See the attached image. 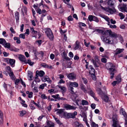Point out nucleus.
<instances>
[{
  "label": "nucleus",
  "instance_id": "f257e3e1",
  "mask_svg": "<svg viewBox=\"0 0 127 127\" xmlns=\"http://www.w3.org/2000/svg\"><path fill=\"white\" fill-rule=\"evenodd\" d=\"M45 32L47 37L51 41L53 40L54 37L51 30L49 28H46L44 30Z\"/></svg>",
  "mask_w": 127,
  "mask_h": 127
},
{
  "label": "nucleus",
  "instance_id": "f03ea898",
  "mask_svg": "<svg viewBox=\"0 0 127 127\" xmlns=\"http://www.w3.org/2000/svg\"><path fill=\"white\" fill-rule=\"evenodd\" d=\"M108 66V69L110 71V74L111 75L110 77L111 79H112L114 75V71L115 70L114 67L115 66L111 63H109L107 64Z\"/></svg>",
  "mask_w": 127,
  "mask_h": 127
},
{
  "label": "nucleus",
  "instance_id": "7ed1b4c3",
  "mask_svg": "<svg viewBox=\"0 0 127 127\" xmlns=\"http://www.w3.org/2000/svg\"><path fill=\"white\" fill-rule=\"evenodd\" d=\"M102 40L106 44H114V41L111 40L110 37H104L103 36H101V37Z\"/></svg>",
  "mask_w": 127,
  "mask_h": 127
},
{
  "label": "nucleus",
  "instance_id": "20e7f679",
  "mask_svg": "<svg viewBox=\"0 0 127 127\" xmlns=\"http://www.w3.org/2000/svg\"><path fill=\"white\" fill-rule=\"evenodd\" d=\"M6 69L11 79L12 80H15L16 79L15 77L13 72L12 71L10 67L9 66H8L6 67Z\"/></svg>",
  "mask_w": 127,
  "mask_h": 127
},
{
  "label": "nucleus",
  "instance_id": "39448f33",
  "mask_svg": "<svg viewBox=\"0 0 127 127\" xmlns=\"http://www.w3.org/2000/svg\"><path fill=\"white\" fill-rule=\"evenodd\" d=\"M127 5L124 3H121L118 6L119 9H120L122 12L127 13Z\"/></svg>",
  "mask_w": 127,
  "mask_h": 127
},
{
  "label": "nucleus",
  "instance_id": "423d86ee",
  "mask_svg": "<svg viewBox=\"0 0 127 127\" xmlns=\"http://www.w3.org/2000/svg\"><path fill=\"white\" fill-rule=\"evenodd\" d=\"M101 7L102 9L110 13L111 14H113L114 13L116 12V9L114 8L112 9L108 7H104L101 6Z\"/></svg>",
  "mask_w": 127,
  "mask_h": 127
},
{
  "label": "nucleus",
  "instance_id": "0eeeda50",
  "mask_svg": "<svg viewBox=\"0 0 127 127\" xmlns=\"http://www.w3.org/2000/svg\"><path fill=\"white\" fill-rule=\"evenodd\" d=\"M94 59H92V61L94 66L96 67H98V66L97 65L96 63H99L100 62V60L99 59V57L96 55L94 56Z\"/></svg>",
  "mask_w": 127,
  "mask_h": 127
},
{
  "label": "nucleus",
  "instance_id": "6e6552de",
  "mask_svg": "<svg viewBox=\"0 0 127 127\" xmlns=\"http://www.w3.org/2000/svg\"><path fill=\"white\" fill-rule=\"evenodd\" d=\"M120 112L123 115L125 118V127H127V114L126 113L124 110L123 108H122L120 110Z\"/></svg>",
  "mask_w": 127,
  "mask_h": 127
},
{
  "label": "nucleus",
  "instance_id": "1a4fd4ad",
  "mask_svg": "<svg viewBox=\"0 0 127 127\" xmlns=\"http://www.w3.org/2000/svg\"><path fill=\"white\" fill-rule=\"evenodd\" d=\"M115 2V0H106L105 1V3L109 6L112 7L114 6Z\"/></svg>",
  "mask_w": 127,
  "mask_h": 127
},
{
  "label": "nucleus",
  "instance_id": "9d476101",
  "mask_svg": "<svg viewBox=\"0 0 127 127\" xmlns=\"http://www.w3.org/2000/svg\"><path fill=\"white\" fill-rule=\"evenodd\" d=\"M64 108L66 110H75L76 107L69 104H64Z\"/></svg>",
  "mask_w": 127,
  "mask_h": 127
},
{
  "label": "nucleus",
  "instance_id": "9b49d317",
  "mask_svg": "<svg viewBox=\"0 0 127 127\" xmlns=\"http://www.w3.org/2000/svg\"><path fill=\"white\" fill-rule=\"evenodd\" d=\"M7 62L8 63H9L11 66L13 67L14 66L15 60L14 59L8 58L7 59Z\"/></svg>",
  "mask_w": 127,
  "mask_h": 127
},
{
  "label": "nucleus",
  "instance_id": "f8f14e48",
  "mask_svg": "<svg viewBox=\"0 0 127 127\" xmlns=\"http://www.w3.org/2000/svg\"><path fill=\"white\" fill-rule=\"evenodd\" d=\"M76 76V75L73 72L70 73L67 76V77L69 79H75Z\"/></svg>",
  "mask_w": 127,
  "mask_h": 127
},
{
  "label": "nucleus",
  "instance_id": "ddd939ff",
  "mask_svg": "<svg viewBox=\"0 0 127 127\" xmlns=\"http://www.w3.org/2000/svg\"><path fill=\"white\" fill-rule=\"evenodd\" d=\"M106 32L109 34V35L111 36V37H112L116 38L118 37L117 35L114 33H112V32L111 30H107Z\"/></svg>",
  "mask_w": 127,
  "mask_h": 127
},
{
  "label": "nucleus",
  "instance_id": "4468645a",
  "mask_svg": "<svg viewBox=\"0 0 127 127\" xmlns=\"http://www.w3.org/2000/svg\"><path fill=\"white\" fill-rule=\"evenodd\" d=\"M113 124H112L113 127H121L118 123L117 119H114L113 120Z\"/></svg>",
  "mask_w": 127,
  "mask_h": 127
},
{
  "label": "nucleus",
  "instance_id": "2eb2a0df",
  "mask_svg": "<svg viewBox=\"0 0 127 127\" xmlns=\"http://www.w3.org/2000/svg\"><path fill=\"white\" fill-rule=\"evenodd\" d=\"M19 60L22 62H24L25 63H26V60L25 56L22 55H19Z\"/></svg>",
  "mask_w": 127,
  "mask_h": 127
},
{
  "label": "nucleus",
  "instance_id": "dca6fc26",
  "mask_svg": "<svg viewBox=\"0 0 127 127\" xmlns=\"http://www.w3.org/2000/svg\"><path fill=\"white\" fill-rule=\"evenodd\" d=\"M69 86L70 87H78V83L76 82H69Z\"/></svg>",
  "mask_w": 127,
  "mask_h": 127
},
{
  "label": "nucleus",
  "instance_id": "f3484780",
  "mask_svg": "<svg viewBox=\"0 0 127 127\" xmlns=\"http://www.w3.org/2000/svg\"><path fill=\"white\" fill-rule=\"evenodd\" d=\"M95 30L99 33H101L103 35H105L106 33H107V32H106L107 30L104 31L99 29H96Z\"/></svg>",
  "mask_w": 127,
  "mask_h": 127
},
{
  "label": "nucleus",
  "instance_id": "a211bd4d",
  "mask_svg": "<svg viewBox=\"0 0 127 127\" xmlns=\"http://www.w3.org/2000/svg\"><path fill=\"white\" fill-rule=\"evenodd\" d=\"M36 75H38L42 77L45 74L44 72L42 70H41L39 71L38 70H37L36 72Z\"/></svg>",
  "mask_w": 127,
  "mask_h": 127
},
{
  "label": "nucleus",
  "instance_id": "6ab92c4d",
  "mask_svg": "<svg viewBox=\"0 0 127 127\" xmlns=\"http://www.w3.org/2000/svg\"><path fill=\"white\" fill-rule=\"evenodd\" d=\"M90 70L89 73L90 74H95V70L94 68L93 67L92 65L89 66Z\"/></svg>",
  "mask_w": 127,
  "mask_h": 127
},
{
  "label": "nucleus",
  "instance_id": "aec40b11",
  "mask_svg": "<svg viewBox=\"0 0 127 127\" xmlns=\"http://www.w3.org/2000/svg\"><path fill=\"white\" fill-rule=\"evenodd\" d=\"M80 47V43L78 41H77L76 42L75 44V47L74 48V49L76 50Z\"/></svg>",
  "mask_w": 127,
  "mask_h": 127
},
{
  "label": "nucleus",
  "instance_id": "412c9836",
  "mask_svg": "<svg viewBox=\"0 0 127 127\" xmlns=\"http://www.w3.org/2000/svg\"><path fill=\"white\" fill-rule=\"evenodd\" d=\"M124 50V49L117 48L115 51V55H117V54L120 53L122 52Z\"/></svg>",
  "mask_w": 127,
  "mask_h": 127
},
{
  "label": "nucleus",
  "instance_id": "4be33fe9",
  "mask_svg": "<svg viewBox=\"0 0 127 127\" xmlns=\"http://www.w3.org/2000/svg\"><path fill=\"white\" fill-rule=\"evenodd\" d=\"M63 57L66 60L69 61L70 60V59L67 56V54L65 51L63 53Z\"/></svg>",
  "mask_w": 127,
  "mask_h": 127
},
{
  "label": "nucleus",
  "instance_id": "5701e85b",
  "mask_svg": "<svg viewBox=\"0 0 127 127\" xmlns=\"http://www.w3.org/2000/svg\"><path fill=\"white\" fill-rule=\"evenodd\" d=\"M15 17L17 22H18L19 19V13L17 11L15 13Z\"/></svg>",
  "mask_w": 127,
  "mask_h": 127
},
{
  "label": "nucleus",
  "instance_id": "b1692460",
  "mask_svg": "<svg viewBox=\"0 0 127 127\" xmlns=\"http://www.w3.org/2000/svg\"><path fill=\"white\" fill-rule=\"evenodd\" d=\"M66 117L67 118H75L74 117V115H73L72 113H67Z\"/></svg>",
  "mask_w": 127,
  "mask_h": 127
},
{
  "label": "nucleus",
  "instance_id": "393cba45",
  "mask_svg": "<svg viewBox=\"0 0 127 127\" xmlns=\"http://www.w3.org/2000/svg\"><path fill=\"white\" fill-rule=\"evenodd\" d=\"M68 89L69 92L71 94H75V93L74 92L73 90L74 88L73 87H70L69 86Z\"/></svg>",
  "mask_w": 127,
  "mask_h": 127
},
{
  "label": "nucleus",
  "instance_id": "a878e982",
  "mask_svg": "<svg viewBox=\"0 0 127 127\" xmlns=\"http://www.w3.org/2000/svg\"><path fill=\"white\" fill-rule=\"evenodd\" d=\"M67 114L66 112H64L63 111V112L62 113L61 115H59V116H60L61 118H67Z\"/></svg>",
  "mask_w": 127,
  "mask_h": 127
},
{
  "label": "nucleus",
  "instance_id": "bb28decb",
  "mask_svg": "<svg viewBox=\"0 0 127 127\" xmlns=\"http://www.w3.org/2000/svg\"><path fill=\"white\" fill-rule=\"evenodd\" d=\"M57 110H58V111L57 112L56 114L57 115H61L63 111H64V109H57Z\"/></svg>",
  "mask_w": 127,
  "mask_h": 127
},
{
  "label": "nucleus",
  "instance_id": "cd10ccee",
  "mask_svg": "<svg viewBox=\"0 0 127 127\" xmlns=\"http://www.w3.org/2000/svg\"><path fill=\"white\" fill-rule=\"evenodd\" d=\"M6 42L4 39L2 38H0V44L4 45Z\"/></svg>",
  "mask_w": 127,
  "mask_h": 127
},
{
  "label": "nucleus",
  "instance_id": "c85d7f7f",
  "mask_svg": "<svg viewBox=\"0 0 127 127\" xmlns=\"http://www.w3.org/2000/svg\"><path fill=\"white\" fill-rule=\"evenodd\" d=\"M82 104L83 105H88L89 103L87 100L82 99Z\"/></svg>",
  "mask_w": 127,
  "mask_h": 127
},
{
  "label": "nucleus",
  "instance_id": "c756f323",
  "mask_svg": "<svg viewBox=\"0 0 127 127\" xmlns=\"http://www.w3.org/2000/svg\"><path fill=\"white\" fill-rule=\"evenodd\" d=\"M34 62H31V60H28L27 61H26V63H25L26 64H29L30 65L32 66L33 65V64H34Z\"/></svg>",
  "mask_w": 127,
  "mask_h": 127
},
{
  "label": "nucleus",
  "instance_id": "7c9ffc66",
  "mask_svg": "<svg viewBox=\"0 0 127 127\" xmlns=\"http://www.w3.org/2000/svg\"><path fill=\"white\" fill-rule=\"evenodd\" d=\"M75 127H84L82 124L76 122L75 123Z\"/></svg>",
  "mask_w": 127,
  "mask_h": 127
},
{
  "label": "nucleus",
  "instance_id": "2f4dec72",
  "mask_svg": "<svg viewBox=\"0 0 127 127\" xmlns=\"http://www.w3.org/2000/svg\"><path fill=\"white\" fill-rule=\"evenodd\" d=\"M20 116L21 117L23 116L26 113V112L25 110H22L19 112Z\"/></svg>",
  "mask_w": 127,
  "mask_h": 127
},
{
  "label": "nucleus",
  "instance_id": "473e14b6",
  "mask_svg": "<svg viewBox=\"0 0 127 127\" xmlns=\"http://www.w3.org/2000/svg\"><path fill=\"white\" fill-rule=\"evenodd\" d=\"M59 88H60L61 90H62L63 93H64L65 92L66 90V88L64 87L59 86Z\"/></svg>",
  "mask_w": 127,
  "mask_h": 127
},
{
  "label": "nucleus",
  "instance_id": "72a5a7b5",
  "mask_svg": "<svg viewBox=\"0 0 127 127\" xmlns=\"http://www.w3.org/2000/svg\"><path fill=\"white\" fill-rule=\"evenodd\" d=\"M104 101L106 102H108L109 101L108 97L106 95H105L104 96Z\"/></svg>",
  "mask_w": 127,
  "mask_h": 127
},
{
  "label": "nucleus",
  "instance_id": "f704fd0d",
  "mask_svg": "<svg viewBox=\"0 0 127 127\" xmlns=\"http://www.w3.org/2000/svg\"><path fill=\"white\" fill-rule=\"evenodd\" d=\"M81 89L85 93L87 92V90H86L85 87V86L83 85H82L81 86Z\"/></svg>",
  "mask_w": 127,
  "mask_h": 127
},
{
  "label": "nucleus",
  "instance_id": "c9c22d12",
  "mask_svg": "<svg viewBox=\"0 0 127 127\" xmlns=\"http://www.w3.org/2000/svg\"><path fill=\"white\" fill-rule=\"evenodd\" d=\"M101 17L104 18L107 22H108L109 21L110 19L108 17L104 15H103Z\"/></svg>",
  "mask_w": 127,
  "mask_h": 127
},
{
  "label": "nucleus",
  "instance_id": "e433bc0d",
  "mask_svg": "<svg viewBox=\"0 0 127 127\" xmlns=\"http://www.w3.org/2000/svg\"><path fill=\"white\" fill-rule=\"evenodd\" d=\"M98 92V93L99 95H102L103 94V92L101 89L99 88H98L97 90Z\"/></svg>",
  "mask_w": 127,
  "mask_h": 127
},
{
  "label": "nucleus",
  "instance_id": "4c0bfd02",
  "mask_svg": "<svg viewBox=\"0 0 127 127\" xmlns=\"http://www.w3.org/2000/svg\"><path fill=\"white\" fill-rule=\"evenodd\" d=\"M91 125L92 127H98V125L94 122H92Z\"/></svg>",
  "mask_w": 127,
  "mask_h": 127
},
{
  "label": "nucleus",
  "instance_id": "58836bf2",
  "mask_svg": "<svg viewBox=\"0 0 127 127\" xmlns=\"http://www.w3.org/2000/svg\"><path fill=\"white\" fill-rule=\"evenodd\" d=\"M82 79L83 81V83L85 84H86L88 82V80L87 79L83 77H82Z\"/></svg>",
  "mask_w": 127,
  "mask_h": 127
},
{
  "label": "nucleus",
  "instance_id": "ea45409f",
  "mask_svg": "<svg viewBox=\"0 0 127 127\" xmlns=\"http://www.w3.org/2000/svg\"><path fill=\"white\" fill-rule=\"evenodd\" d=\"M88 93L90 95L93 97H94L95 96V94L92 90H91L90 91H89Z\"/></svg>",
  "mask_w": 127,
  "mask_h": 127
},
{
  "label": "nucleus",
  "instance_id": "a19ab883",
  "mask_svg": "<svg viewBox=\"0 0 127 127\" xmlns=\"http://www.w3.org/2000/svg\"><path fill=\"white\" fill-rule=\"evenodd\" d=\"M94 16L92 15H90L89 16L88 18L90 21L91 22L93 20V17Z\"/></svg>",
  "mask_w": 127,
  "mask_h": 127
},
{
  "label": "nucleus",
  "instance_id": "79ce46f5",
  "mask_svg": "<svg viewBox=\"0 0 127 127\" xmlns=\"http://www.w3.org/2000/svg\"><path fill=\"white\" fill-rule=\"evenodd\" d=\"M119 16L120 17V19H123L125 17V16L123 15V13H119Z\"/></svg>",
  "mask_w": 127,
  "mask_h": 127
},
{
  "label": "nucleus",
  "instance_id": "37998d69",
  "mask_svg": "<svg viewBox=\"0 0 127 127\" xmlns=\"http://www.w3.org/2000/svg\"><path fill=\"white\" fill-rule=\"evenodd\" d=\"M25 34L24 33H21L20 34L19 38L25 39Z\"/></svg>",
  "mask_w": 127,
  "mask_h": 127
},
{
  "label": "nucleus",
  "instance_id": "c03bdc74",
  "mask_svg": "<svg viewBox=\"0 0 127 127\" xmlns=\"http://www.w3.org/2000/svg\"><path fill=\"white\" fill-rule=\"evenodd\" d=\"M46 77H48V76H46V77L44 78V80H45L46 81H47L49 82V83H51L52 81L50 80V79L48 78H47Z\"/></svg>",
  "mask_w": 127,
  "mask_h": 127
},
{
  "label": "nucleus",
  "instance_id": "a18cd8bd",
  "mask_svg": "<svg viewBox=\"0 0 127 127\" xmlns=\"http://www.w3.org/2000/svg\"><path fill=\"white\" fill-rule=\"evenodd\" d=\"M41 97L42 99H46L47 98V97L44 94L41 95Z\"/></svg>",
  "mask_w": 127,
  "mask_h": 127
},
{
  "label": "nucleus",
  "instance_id": "49530a36",
  "mask_svg": "<svg viewBox=\"0 0 127 127\" xmlns=\"http://www.w3.org/2000/svg\"><path fill=\"white\" fill-rule=\"evenodd\" d=\"M93 17L94 18L93 21H95L97 23L99 21V20L95 16H94Z\"/></svg>",
  "mask_w": 127,
  "mask_h": 127
},
{
  "label": "nucleus",
  "instance_id": "de8ad7c7",
  "mask_svg": "<svg viewBox=\"0 0 127 127\" xmlns=\"http://www.w3.org/2000/svg\"><path fill=\"white\" fill-rule=\"evenodd\" d=\"M4 45L5 47L7 48H10V45L9 43H6V42Z\"/></svg>",
  "mask_w": 127,
  "mask_h": 127
},
{
  "label": "nucleus",
  "instance_id": "09e8293b",
  "mask_svg": "<svg viewBox=\"0 0 127 127\" xmlns=\"http://www.w3.org/2000/svg\"><path fill=\"white\" fill-rule=\"evenodd\" d=\"M59 94H57L55 95H52V96L54 98L59 99Z\"/></svg>",
  "mask_w": 127,
  "mask_h": 127
},
{
  "label": "nucleus",
  "instance_id": "8fccbe9b",
  "mask_svg": "<svg viewBox=\"0 0 127 127\" xmlns=\"http://www.w3.org/2000/svg\"><path fill=\"white\" fill-rule=\"evenodd\" d=\"M91 77L92 79L94 80H95L96 79V77L95 74H91Z\"/></svg>",
  "mask_w": 127,
  "mask_h": 127
},
{
  "label": "nucleus",
  "instance_id": "3c124183",
  "mask_svg": "<svg viewBox=\"0 0 127 127\" xmlns=\"http://www.w3.org/2000/svg\"><path fill=\"white\" fill-rule=\"evenodd\" d=\"M101 62L103 63H106L107 62V59L105 58H102L101 59Z\"/></svg>",
  "mask_w": 127,
  "mask_h": 127
},
{
  "label": "nucleus",
  "instance_id": "603ef678",
  "mask_svg": "<svg viewBox=\"0 0 127 127\" xmlns=\"http://www.w3.org/2000/svg\"><path fill=\"white\" fill-rule=\"evenodd\" d=\"M84 44L87 47H88L89 45H90V42H89L88 43H87L86 42V40L85 39L84 40Z\"/></svg>",
  "mask_w": 127,
  "mask_h": 127
},
{
  "label": "nucleus",
  "instance_id": "864d4df0",
  "mask_svg": "<svg viewBox=\"0 0 127 127\" xmlns=\"http://www.w3.org/2000/svg\"><path fill=\"white\" fill-rule=\"evenodd\" d=\"M31 30L32 32V33L33 34H36L37 33V31L34 30L33 28H31Z\"/></svg>",
  "mask_w": 127,
  "mask_h": 127
},
{
  "label": "nucleus",
  "instance_id": "5fc2aeb1",
  "mask_svg": "<svg viewBox=\"0 0 127 127\" xmlns=\"http://www.w3.org/2000/svg\"><path fill=\"white\" fill-rule=\"evenodd\" d=\"M109 27L112 29H115L116 28L117 26L115 25H110Z\"/></svg>",
  "mask_w": 127,
  "mask_h": 127
},
{
  "label": "nucleus",
  "instance_id": "6e6d98bb",
  "mask_svg": "<svg viewBox=\"0 0 127 127\" xmlns=\"http://www.w3.org/2000/svg\"><path fill=\"white\" fill-rule=\"evenodd\" d=\"M68 20L69 21H72L73 20V18L72 16H70L68 17Z\"/></svg>",
  "mask_w": 127,
  "mask_h": 127
},
{
  "label": "nucleus",
  "instance_id": "4d7b16f0",
  "mask_svg": "<svg viewBox=\"0 0 127 127\" xmlns=\"http://www.w3.org/2000/svg\"><path fill=\"white\" fill-rule=\"evenodd\" d=\"M36 12L37 13H38L39 14L42 13V11L40 8H38L36 10Z\"/></svg>",
  "mask_w": 127,
  "mask_h": 127
},
{
  "label": "nucleus",
  "instance_id": "13d9d810",
  "mask_svg": "<svg viewBox=\"0 0 127 127\" xmlns=\"http://www.w3.org/2000/svg\"><path fill=\"white\" fill-rule=\"evenodd\" d=\"M91 108L93 109H95V104L92 103L91 104Z\"/></svg>",
  "mask_w": 127,
  "mask_h": 127
},
{
  "label": "nucleus",
  "instance_id": "bf43d9fd",
  "mask_svg": "<svg viewBox=\"0 0 127 127\" xmlns=\"http://www.w3.org/2000/svg\"><path fill=\"white\" fill-rule=\"evenodd\" d=\"M24 24H22L20 26V31L21 32H23L24 29Z\"/></svg>",
  "mask_w": 127,
  "mask_h": 127
},
{
  "label": "nucleus",
  "instance_id": "052dcab7",
  "mask_svg": "<svg viewBox=\"0 0 127 127\" xmlns=\"http://www.w3.org/2000/svg\"><path fill=\"white\" fill-rule=\"evenodd\" d=\"M44 116V115H42L40 116L38 118V121H41L42 119Z\"/></svg>",
  "mask_w": 127,
  "mask_h": 127
},
{
  "label": "nucleus",
  "instance_id": "680f3d73",
  "mask_svg": "<svg viewBox=\"0 0 127 127\" xmlns=\"http://www.w3.org/2000/svg\"><path fill=\"white\" fill-rule=\"evenodd\" d=\"M47 64L45 63H43L41 64L40 65L44 68H46Z\"/></svg>",
  "mask_w": 127,
  "mask_h": 127
},
{
  "label": "nucleus",
  "instance_id": "e2e57ef3",
  "mask_svg": "<svg viewBox=\"0 0 127 127\" xmlns=\"http://www.w3.org/2000/svg\"><path fill=\"white\" fill-rule=\"evenodd\" d=\"M69 56L70 58H73V55L72 53L70 52L69 53Z\"/></svg>",
  "mask_w": 127,
  "mask_h": 127
},
{
  "label": "nucleus",
  "instance_id": "0e129e2a",
  "mask_svg": "<svg viewBox=\"0 0 127 127\" xmlns=\"http://www.w3.org/2000/svg\"><path fill=\"white\" fill-rule=\"evenodd\" d=\"M33 93L31 92H30V94L28 95V97L31 98L32 97Z\"/></svg>",
  "mask_w": 127,
  "mask_h": 127
},
{
  "label": "nucleus",
  "instance_id": "69168bd1",
  "mask_svg": "<svg viewBox=\"0 0 127 127\" xmlns=\"http://www.w3.org/2000/svg\"><path fill=\"white\" fill-rule=\"evenodd\" d=\"M44 84H42L41 85H40L39 88L40 89H44Z\"/></svg>",
  "mask_w": 127,
  "mask_h": 127
},
{
  "label": "nucleus",
  "instance_id": "338daca9",
  "mask_svg": "<svg viewBox=\"0 0 127 127\" xmlns=\"http://www.w3.org/2000/svg\"><path fill=\"white\" fill-rule=\"evenodd\" d=\"M79 24L80 25V26H82L83 27H85L86 26V25L83 23L79 22Z\"/></svg>",
  "mask_w": 127,
  "mask_h": 127
},
{
  "label": "nucleus",
  "instance_id": "774afa93",
  "mask_svg": "<svg viewBox=\"0 0 127 127\" xmlns=\"http://www.w3.org/2000/svg\"><path fill=\"white\" fill-rule=\"evenodd\" d=\"M10 30L11 31L12 33H15V31H14L13 28L11 27L10 28Z\"/></svg>",
  "mask_w": 127,
  "mask_h": 127
}]
</instances>
